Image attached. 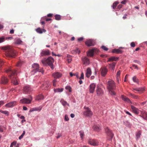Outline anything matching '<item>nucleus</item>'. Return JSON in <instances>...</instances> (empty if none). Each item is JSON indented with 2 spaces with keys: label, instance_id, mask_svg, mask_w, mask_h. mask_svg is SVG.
<instances>
[{
  "label": "nucleus",
  "instance_id": "2eb2a0df",
  "mask_svg": "<svg viewBox=\"0 0 147 147\" xmlns=\"http://www.w3.org/2000/svg\"><path fill=\"white\" fill-rule=\"evenodd\" d=\"M96 85L94 83L91 84L89 86V92L90 93H93L94 92L95 87Z\"/></svg>",
  "mask_w": 147,
  "mask_h": 147
},
{
  "label": "nucleus",
  "instance_id": "ddd939ff",
  "mask_svg": "<svg viewBox=\"0 0 147 147\" xmlns=\"http://www.w3.org/2000/svg\"><path fill=\"white\" fill-rule=\"evenodd\" d=\"M123 48H124L120 47L119 49H114L112 50V53H116L117 54H121L123 52L121 49Z\"/></svg>",
  "mask_w": 147,
  "mask_h": 147
},
{
  "label": "nucleus",
  "instance_id": "20e7f679",
  "mask_svg": "<svg viewBox=\"0 0 147 147\" xmlns=\"http://www.w3.org/2000/svg\"><path fill=\"white\" fill-rule=\"evenodd\" d=\"M32 67L33 68L32 72L33 73H36L38 72H41L42 73H43V70L42 68H39V66L38 64L36 63H34L32 65Z\"/></svg>",
  "mask_w": 147,
  "mask_h": 147
},
{
  "label": "nucleus",
  "instance_id": "f8f14e48",
  "mask_svg": "<svg viewBox=\"0 0 147 147\" xmlns=\"http://www.w3.org/2000/svg\"><path fill=\"white\" fill-rule=\"evenodd\" d=\"M88 143L89 144L94 146L97 145L98 144V142L97 141L95 140L91 139L89 140Z\"/></svg>",
  "mask_w": 147,
  "mask_h": 147
},
{
  "label": "nucleus",
  "instance_id": "4be33fe9",
  "mask_svg": "<svg viewBox=\"0 0 147 147\" xmlns=\"http://www.w3.org/2000/svg\"><path fill=\"white\" fill-rule=\"evenodd\" d=\"M36 31L39 34H42L43 32H45L46 30L44 29H41L40 28H38L36 29Z\"/></svg>",
  "mask_w": 147,
  "mask_h": 147
},
{
  "label": "nucleus",
  "instance_id": "473e14b6",
  "mask_svg": "<svg viewBox=\"0 0 147 147\" xmlns=\"http://www.w3.org/2000/svg\"><path fill=\"white\" fill-rule=\"evenodd\" d=\"M44 98V96L40 94L38 95L36 97V100H41L43 99Z\"/></svg>",
  "mask_w": 147,
  "mask_h": 147
},
{
  "label": "nucleus",
  "instance_id": "7ed1b4c3",
  "mask_svg": "<svg viewBox=\"0 0 147 147\" xmlns=\"http://www.w3.org/2000/svg\"><path fill=\"white\" fill-rule=\"evenodd\" d=\"M54 62V59L51 56L49 57L46 59H44L42 60V62L43 64H48L52 69H53L54 68L53 64V63Z\"/></svg>",
  "mask_w": 147,
  "mask_h": 147
},
{
  "label": "nucleus",
  "instance_id": "a19ab883",
  "mask_svg": "<svg viewBox=\"0 0 147 147\" xmlns=\"http://www.w3.org/2000/svg\"><path fill=\"white\" fill-rule=\"evenodd\" d=\"M41 20H45L46 21H49L51 20V18H48L47 17L45 16L42 18Z\"/></svg>",
  "mask_w": 147,
  "mask_h": 147
},
{
  "label": "nucleus",
  "instance_id": "49530a36",
  "mask_svg": "<svg viewBox=\"0 0 147 147\" xmlns=\"http://www.w3.org/2000/svg\"><path fill=\"white\" fill-rule=\"evenodd\" d=\"M145 89V87L138 88V91H144Z\"/></svg>",
  "mask_w": 147,
  "mask_h": 147
},
{
  "label": "nucleus",
  "instance_id": "052dcab7",
  "mask_svg": "<svg viewBox=\"0 0 147 147\" xmlns=\"http://www.w3.org/2000/svg\"><path fill=\"white\" fill-rule=\"evenodd\" d=\"M65 119L66 121H68L69 120V118L67 115H65Z\"/></svg>",
  "mask_w": 147,
  "mask_h": 147
},
{
  "label": "nucleus",
  "instance_id": "79ce46f5",
  "mask_svg": "<svg viewBox=\"0 0 147 147\" xmlns=\"http://www.w3.org/2000/svg\"><path fill=\"white\" fill-rule=\"evenodd\" d=\"M66 90H68L69 92H71V88L70 86H67L65 88Z\"/></svg>",
  "mask_w": 147,
  "mask_h": 147
},
{
  "label": "nucleus",
  "instance_id": "4468645a",
  "mask_svg": "<svg viewBox=\"0 0 147 147\" xmlns=\"http://www.w3.org/2000/svg\"><path fill=\"white\" fill-rule=\"evenodd\" d=\"M23 91L25 93H28L31 91V89L29 86H26L24 87Z\"/></svg>",
  "mask_w": 147,
  "mask_h": 147
},
{
  "label": "nucleus",
  "instance_id": "bb28decb",
  "mask_svg": "<svg viewBox=\"0 0 147 147\" xmlns=\"http://www.w3.org/2000/svg\"><path fill=\"white\" fill-rule=\"evenodd\" d=\"M116 63L113 62L109 64V68L113 71L114 70Z\"/></svg>",
  "mask_w": 147,
  "mask_h": 147
},
{
  "label": "nucleus",
  "instance_id": "58836bf2",
  "mask_svg": "<svg viewBox=\"0 0 147 147\" xmlns=\"http://www.w3.org/2000/svg\"><path fill=\"white\" fill-rule=\"evenodd\" d=\"M119 3L118 2L116 1L115 2H114L113 4L112 7L113 8V9H115L117 6V5Z\"/></svg>",
  "mask_w": 147,
  "mask_h": 147
},
{
  "label": "nucleus",
  "instance_id": "13d9d810",
  "mask_svg": "<svg viewBox=\"0 0 147 147\" xmlns=\"http://www.w3.org/2000/svg\"><path fill=\"white\" fill-rule=\"evenodd\" d=\"M16 144V142H12L10 145V147H13V146L15 145Z\"/></svg>",
  "mask_w": 147,
  "mask_h": 147
},
{
  "label": "nucleus",
  "instance_id": "412c9836",
  "mask_svg": "<svg viewBox=\"0 0 147 147\" xmlns=\"http://www.w3.org/2000/svg\"><path fill=\"white\" fill-rule=\"evenodd\" d=\"M131 107L132 111L134 113L136 114H138L139 113V111L138 109L132 105H131Z\"/></svg>",
  "mask_w": 147,
  "mask_h": 147
},
{
  "label": "nucleus",
  "instance_id": "3c124183",
  "mask_svg": "<svg viewBox=\"0 0 147 147\" xmlns=\"http://www.w3.org/2000/svg\"><path fill=\"white\" fill-rule=\"evenodd\" d=\"M4 63V62L1 59H0V66H2Z\"/></svg>",
  "mask_w": 147,
  "mask_h": 147
},
{
  "label": "nucleus",
  "instance_id": "423d86ee",
  "mask_svg": "<svg viewBox=\"0 0 147 147\" xmlns=\"http://www.w3.org/2000/svg\"><path fill=\"white\" fill-rule=\"evenodd\" d=\"M85 110L83 112V113L84 115L88 117L92 116V113L90 109L88 107H84Z\"/></svg>",
  "mask_w": 147,
  "mask_h": 147
},
{
  "label": "nucleus",
  "instance_id": "c85d7f7f",
  "mask_svg": "<svg viewBox=\"0 0 147 147\" xmlns=\"http://www.w3.org/2000/svg\"><path fill=\"white\" fill-rule=\"evenodd\" d=\"M141 116L145 119H147V113L145 112H142L141 113Z\"/></svg>",
  "mask_w": 147,
  "mask_h": 147
},
{
  "label": "nucleus",
  "instance_id": "8fccbe9b",
  "mask_svg": "<svg viewBox=\"0 0 147 147\" xmlns=\"http://www.w3.org/2000/svg\"><path fill=\"white\" fill-rule=\"evenodd\" d=\"M57 82V81L55 79L53 81V85L54 86H56V83Z\"/></svg>",
  "mask_w": 147,
  "mask_h": 147
},
{
  "label": "nucleus",
  "instance_id": "f257e3e1",
  "mask_svg": "<svg viewBox=\"0 0 147 147\" xmlns=\"http://www.w3.org/2000/svg\"><path fill=\"white\" fill-rule=\"evenodd\" d=\"M7 73H9V78L11 79V82L14 85H17L18 84V79L16 77V71L9 69L6 71Z\"/></svg>",
  "mask_w": 147,
  "mask_h": 147
},
{
  "label": "nucleus",
  "instance_id": "6e6d98bb",
  "mask_svg": "<svg viewBox=\"0 0 147 147\" xmlns=\"http://www.w3.org/2000/svg\"><path fill=\"white\" fill-rule=\"evenodd\" d=\"M5 40V38L4 37L0 38V43L3 42Z\"/></svg>",
  "mask_w": 147,
  "mask_h": 147
},
{
  "label": "nucleus",
  "instance_id": "9b49d317",
  "mask_svg": "<svg viewBox=\"0 0 147 147\" xmlns=\"http://www.w3.org/2000/svg\"><path fill=\"white\" fill-rule=\"evenodd\" d=\"M85 44L88 47L93 46L95 44L94 40L92 39L87 40L85 42Z\"/></svg>",
  "mask_w": 147,
  "mask_h": 147
},
{
  "label": "nucleus",
  "instance_id": "a211bd4d",
  "mask_svg": "<svg viewBox=\"0 0 147 147\" xmlns=\"http://www.w3.org/2000/svg\"><path fill=\"white\" fill-rule=\"evenodd\" d=\"M52 76L55 78H58L61 76L62 74L61 73L57 72L54 73Z\"/></svg>",
  "mask_w": 147,
  "mask_h": 147
},
{
  "label": "nucleus",
  "instance_id": "338daca9",
  "mask_svg": "<svg viewBox=\"0 0 147 147\" xmlns=\"http://www.w3.org/2000/svg\"><path fill=\"white\" fill-rule=\"evenodd\" d=\"M53 16V14L51 13H49L47 15V16L49 17H52Z\"/></svg>",
  "mask_w": 147,
  "mask_h": 147
},
{
  "label": "nucleus",
  "instance_id": "0eeeda50",
  "mask_svg": "<svg viewBox=\"0 0 147 147\" xmlns=\"http://www.w3.org/2000/svg\"><path fill=\"white\" fill-rule=\"evenodd\" d=\"M105 131L108 137L111 140L114 136V134L112 133V131L108 127H107L105 128Z\"/></svg>",
  "mask_w": 147,
  "mask_h": 147
},
{
  "label": "nucleus",
  "instance_id": "c756f323",
  "mask_svg": "<svg viewBox=\"0 0 147 147\" xmlns=\"http://www.w3.org/2000/svg\"><path fill=\"white\" fill-rule=\"evenodd\" d=\"M121 71L120 70H119L117 72L116 74V78L118 82H119V80L120 79V75Z\"/></svg>",
  "mask_w": 147,
  "mask_h": 147
},
{
  "label": "nucleus",
  "instance_id": "b1692460",
  "mask_svg": "<svg viewBox=\"0 0 147 147\" xmlns=\"http://www.w3.org/2000/svg\"><path fill=\"white\" fill-rule=\"evenodd\" d=\"M50 84L49 82H45L43 86V89H45V90H47L48 87H50Z\"/></svg>",
  "mask_w": 147,
  "mask_h": 147
},
{
  "label": "nucleus",
  "instance_id": "cd10ccee",
  "mask_svg": "<svg viewBox=\"0 0 147 147\" xmlns=\"http://www.w3.org/2000/svg\"><path fill=\"white\" fill-rule=\"evenodd\" d=\"M82 59L84 64H88L89 63V59L86 57L82 58Z\"/></svg>",
  "mask_w": 147,
  "mask_h": 147
},
{
  "label": "nucleus",
  "instance_id": "0e129e2a",
  "mask_svg": "<svg viewBox=\"0 0 147 147\" xmlns=\"http://www.w3.org/2000/svg\"><path fill=\"white\" fill-rule=\"evenodd\" d=\"M127 0H124L121 2V3L123 4H125L127 2Z\"/></svg>",
  "mask_w": 147,
  "mask_h": 147
},
{
  "label": "nucleus",
  "instance_id": "6ab92c4d",
  "mask_svg": "<svg viewBox=\"0 0 147 147\" xmlns=\"http://www.w3.org/2000/svg\"><path fill=\"white\" fill-rule=\"evenodd\" d=\"M51 53L49 50L47 51H42L41 53V56L49 55H50Z\"/></svg>",
  "mask_w": 147,
  "mask_h": 147
},
{
  "label": "nucleus",
  "instance_id": "a878e982",
  "mask_svg": "<svg viewBox=\"0 0 147 147\" xmlns=\"http://www.w3.org/2000/svg\"><path fill=\"white\" fill-rule=\"evenodd\" d=\"M119 59V57H111L110 58H108V62H111L113 61H117Z\"/></svg>",
  "mask_w": 147,
  "mask_h": 147
},
{
  "label": "nucleus",
  "instance_id": "5701e85b",
  "mask_svg": "<svg viewBox=\"0 0 147 147\" xmlns=\"http://www.w3.org/2000/svg\"><path fill=\"white\" fill-rule=\"evenodd\" d=\"M121 98L124 101L129 103H132L130 99L124 96L123 95H121Z\"/></svg>",
  "mask_w": 147,
  "mask_h": 147
},
{
  "label": "nucleus",
  "instance_id": "bf43d9fd",
  "mask_svg": "<svg viewBox=\"0 0 147 147\" xmlns=\"http://www.w3.org/2000/svg\"><path fill=\"white\" fill-rule=\"evenodd\" d=\"M83 39L84 38L83 37H80L78 39V40L79 42H80L82 41Z\"/></svg>",
  "mask_w": 147,
  "mask_h": 147
},
{
  "label": "nucleus",
  "instance_id": "603ef678",
  "mask_svg": "<svg viewBox=\"0 0 147 147\" xmlns=\"http://www.w3.org/2000/svg\"><path fill=\"white\" fill-rule=\"evenodd\" d=\"M80 80H81L84 79V74L83 72H82L80 77L79 78Z\"/></svg>",
  "mask_w": 147,
  "mask_h": 147
},
{
  "label": "nucleus",
  "instance_id": "7c9ffc66",
  "mask_svg": "<svg viewBox=\"0 0 147 147\" xmlns=\"http://www.w3.org/2000/svg\"><path fill=\"white\" fill-rule=\"evenodd\" d=\"M93 129L94 130L98 131L101 129V127L99 126V125H94L93 127Z\"/></svg>",
  "mask_w": 147,
  "mask_h": 147
},
{
  "label": "nucleus",
  "instance_id": "f3484780",
  "mask_svg": "<svg viewBox=\"0 0 147 147\" xmlns=\"http://www.w3.org/2000/svg\"><path fill=\"white\" fill-rule=\"evenodd\" d=\"M96 89L97 94L98 96H101L103 94V91L98 86L96 87Z\"/></svg>",
  "mask_w": 147,
  "mask_h": 147
},
{
  "label": "nucleus",
  "instance_id": "f03ea898",
  "mask_svg": "<svg viewBox=\"0 0 147 147\" xmlns=\"http://www.w3.org/2000/svg\"><path fill=\"white\" fill-rule=\"evenodd\" d=\"M2 49L5 51V55L8 57H13L16 54L13 49L10 46H6L3 47Z\"/></svg>",
  "mask_w": 147,
  "mask_h": 147
},
{
  "label": "nucleus",
  "instance_id": "f704fd0d",
  "mask_svg": "<svg viewBox=\"0 0 147 147\" xmlns=\"http://www.w3.org/2000/svg\"><path fill=\"white\" fill-rule=\"evenodd\" d=\"M67 61L68 63H70L72 61V58L70 55H67Z\"/></svg>",
  "mask_w": 147,
  "mask_h": 147
},
{
  "label": "nucleus",
  "instance_id": "4d7b16f0",
  "mask_svg": "<svg viewBox=\"0 0 147 147\" xmlns=\"http://www.w3.org/2000/svg\"><path fill=\"white\" fill-rule=\"evenodd\" d=\"M131 47H134L135 46V44L134 42H132L131 43Z\"/></svg>",
  "mask_w": 147,
  "mask_h": 147
},
{
  "label": "nucleus",
  "instance_id": "864d4df0",
  "mask_svg": "<svg viewBox=\"0 0 147 147\" xmlns=\"http://www.w3.org/2000/svg\"><path fill=\"white\" fill-rule=\"evenodd\" d=\"M101 48L105 51H107L108 50V49L105 46H102Z\"/></svg>",
  "mask_w": 147,
  "mask_h": 147
},
{
  "label": "nucleus",
  "instance_id": "e2e57ef3",
  "mask_svg": "<svg viewBox=\"0 0 147 147\" xmlns=\"http://www.w3.org/2000/svg\"><path fill=\"white\" fill-rule=\"evenodd\" d=\"M131 95L132 96H133V97L135 98L138 99L139 98V97L138 96L132 94H131Z\"/></svg>",
  "mask_w": 147,
  "mask_h": 147
},
{
  "label": "nucleus",
  "instance_id": "09e8293b",
  "mask_svg": "<svg viewBox=\"0 0 147 147\" xmlns=\"http://www.w3.org/2000/svg\"><path fill=\"white\" fill-rule=\"evenodd\" d=\"M61 102L62 104L64 106H65L67 104V102L64 100H61Z\"/></svg>",
  "mask_w": 147,
  "mask_h": 147
},
{
  "label": "nucleus",
  "instance_id": "37998d69",
  "mask_svg": "<svg viewBox=\"0 0 147 147\" xmlns=\"http://www.w3.org/2000/svg\"><path fill=\"white\" fill-rule=\"evenodd\" d=\"M79 132L80 133V136L81 138L82 139L84 136V132L82 131H80Z\"/></svg>",
  "mask_w": 147,
  "mask_h": 147
},
{
  "label": "nucleus",
  "instance_id": "774afa93",
  "mask_svg": "<svg viewBox=\"0 0 147 147\" xmlns=\"http://www.w3.org/2000/svg\"><path fill=\"white\" fill-rule=\"evenodd\" d=\"M43 20H41V24L42 25H44L45 24V23L44 21H43Z\"/></svg>",
  "mask_w": 147,
  "mask_h": 147
},
{
  "label": "nucleus",
  "instance_id": "9d476101",
  "mask_svg": "<svg viewBox=\"0 0 147 147\" xmlns=\"http://www.w3.org/2000/svg\"><path fill=\"white\" fill-rule=\"evenodd\" d=\"M100 71H101V74L102 76L105 77L107 74L108 70L106 67L104 66L101 68Z\"/></svg>",
  "mask_w": 147,
  "mask_h": 147
},
{
  "label": "nucleus",
  "instance_id": "4c0bfd02",
  "mask_svg": "<svg viewBox=\"0 0 147 147\" xmlns=\"http://www.w3.org/2000/svg\"><path fill=\"white\" fill-rule=\"evenodd\" d=\"M141 134V132L140 131H138L136 135L137 139H138L140 137Z\"/></svg>",
  "mask_w": 147,
  "mask_h": 147
},
{
  "label": "nucleus",
  "instance_id": "c03bdc74",
  "mask_svg": "<svg viewBox=\"0 0 147 147\" xmlns=\"http://www.w3.org/2000/svg\"><path fill=\"white\" fill-rule=\"evenodd\" d=\"M110 94L112 95H115V92L112 90H109Z\"/></svg>",
  "mask_w": 147,
  "mask_h": 147
},
{
  "label": "nucleus",
  "instance_id": "72a5a7b5",
  "mask_svg": "<svg viewBox=\"0 0 147 147\" xmlns=\"http://www.w3.org/2000/svg\"><path fill=\"white\" fill-rule=\"evenodd\" d=\"M71 53L72 54L78 53L79 54L80 53V51L78 48H76L72 51Z\"/></svg>",
  "mask_w": 147,
  "mask_h": 147
},
{
  "label": "nucleus",
  "instance_id": "6e6552de",
  "mask_svg": "<svg viewBox=\"0 0 147 147\" xmlns=\"http://www.w3.org/2000/svg\"><path fill=\"white\" fill-rule=\"evenodd\" d=\"M32 99V97L30 96L28 98H24L20 100V102L23 103L29 104L30 103Z\"/></svg>",
  "mask_w": 147,
  "mask_h": 147
},
{
  "label": "nucleus",
  "instance_id": "e433bc0d",
  "mask_svg": "<svg viewBox=\"0 0 147 147\" xmlns=\"http://www.w3.org/2000/svg\"><path fill=\"white\" fill-rule=\"evenodd\" d=\"M132 80L133 81L137 83H138L139 82V80L137 78L136 76H134L133 77Z\"/></svg>",
  "mask_w": 147,
  "mask_h": 147
},
{
  "label": "nucleus",
  "instance_id": "5fc2aeb1",
  "mask_svg": "<svg viewBox=\"0 0 147 147\" xmlns=\"http://www.w3.org/2000/svg\"><path fill=\"white\" fill-rule=\"evenodd\" d=\"M42 109V107H38L36 108H34V111H40Z\"/></svg>",
  "mask_w": 147,
  "mask_h": 147
},
{
  "label": "nucleus",
  "instance_id": "1a4fd4ad",
  "mask_svg": "<svg viewBox=\"0 0 147 147\" xmlns=\"http://www.w3.org/2000/svg\"><path fill=\"white\" fill-rule=\"evenodd\" d=\"M98 51V50L97 49L94 48L90 50L87 53V55L88 56L91 57H93L94 53H96Z\"/></svg>",
  "mask_w": 147,
  "mask_h": 147
},
{
  "label": "nucleus",
  "instance_id": "de8ad7c7",
  "mask_svg": "<svg viewBox=\"0 0 147 147\" xmlns=\"http://www.w3.org/2000/svg\"><path fill=\"white\" fill-rule=\"evenodd\" d=\"M2 113L4 114L7 116H8L9 114V112L6 111H3Z\"/></svg>",
  "mask_w": 147,
  "mask_h": 147
},
{
  "label": "nucleus",
  "instance_id": "a18cd8bd",
  "mask_svg": "<svg viewBox=\"0 0 147 147\" xmlns=\"http://www.w3.org/2000/svg\"><path fill=\"white\" fill-rule=\"evenodd\" d=\"M25 134V131H24L23 132V133L19 137V139L20 140L22 138H23V136Z\"/></svg>",
  "mask_w": 147,
  "mask_h": 147
},
{
  "label": "nucleus",
  "instance_id": "c9c22d12",
  "mask_svg": "<svg viewBox=\"0 0 147 147\" xmlns=\"http://www.w3.org/2000/svg\"><path fill=\"white\" fill-rule=\"evenodd\" d=\"M63 88H57V89H54V91L55 92H61L63 90Z\"/></svg>",
  "mask_w": 147,
  "mask_h": 147
},
{
  "label": "nucleus",
  "instance_id": "dca6fc26",
  "mask_svg": "<svg viewBox=\"0 0 147 147\" xmlns=\"http://www.w3.org/2000/svg\"><path fill=\"white\" fill-rule=\"evenodd\" d=\"M1 83L4 84H7L8 82V80L5 77L3 76L1 79Z\"/></svg>",
  "mask_w": 147,
  "mask_h": 147
},
{
  "label": "nucleus",
  "instance_id": "aec40b11",
  "mask_svg": "<svg viewBox=\"0 0 147 147\" xmlns=\"http://www.w3.org/2000/svg\"><path fill=\"white\" fill-rule=\"evenodd\" d=\"M16 104V102L15 101H13L6 104L5 105V106L8 107H12L15 106Z\"/></svg>",
  "mask_w": 147,
  "mask_h": 147
},
{
  "label": "nucleus",
  "instance_id": "393cba45",
  "mask_svg": "<svg viewBox=\"0 0 147 147\" xmlns=\"http://www.w3.org/2000/svg\"><path fill=\"white\" fill-rule=\"evenodd\" d=\"M91 74V71L90 67L88 68L86 70V76L87 78H89Z\"/></svg>",
  "mask_w": 147,
  "mask_h": 147
},
{
  "label": "nucleus",
  "instance_id": "69168bd1",
  "mask_svg": "<svg viewBox=\"0 0 147 147\" xmlns=\"http://www.w3.org/2000/svg\"><path fill=\"white\" fill-rule=\"evenodd\" d=\"M21 65V62L20 61H19L17 64L16 65L17 66H20Z\"/></svg>",
  "mask_w": 147,
  "mask_h": 147
},
{
  "label": "nucleus",
  "instance_id": "680f3d73",
  "mask_svg": "<svg viewBox=\"0 0 147 147\" xmlns=\"http://www.w3.org/2000/svg\"><path fill=\"white\" fill-rule=\"evenodd\" d=\"M4 104V102L3 101H0V107L3 105Z\"/></svg>",
  "mask_w": 147,
  "mask_h": 147
},
{
  "label": "nucleus",
  "instance_id": "2f4dec72",
  "mask_svg": "<svg viewBox=\"0 0 147 147\" xmlns=\"http://www.w3.org/2000/svg\"><path fill=\"white\" fill-rule=\"evenodd\" d=\"M15 42L17 44H22V42L20 38H16L15 39Z\"/></svg>",
  "mask_w": 147,
  "mask_h": 147
},
{
  "label": "nucleus",
  "instance_id": "ea45409f",
  "mask_svg": "<svg viewBox=\"0 0 147 147\" xmlns=\"http://www.w3.org/2000/svg\"><path fill=\"white\" fill-rule=\"evenodd\" d=\"M55 19L57 20H60L61 19V16L57 14L55 15Z\"/></svg>",
  "mask_w": 147,
  "mask_h": 147
},
{
  "label": "nucleus",
  "instance_id": "39448f33",
  "mask_svg": "<svg viewBox=\"0 0 147 147\" xmlns=\"http://www.w3.org/2000/svg\"><path fill=\"white\" fill-rule=\"evenodd\" d=\"M107 86L108 90H114L115 88V83L113 80H110L107 82Z\"/></svg>",
  "mask_w": 147,
  "mask_h": 147
}]
</instances>
